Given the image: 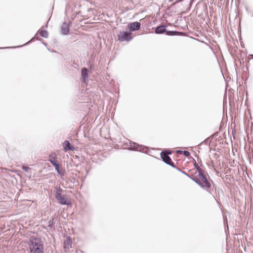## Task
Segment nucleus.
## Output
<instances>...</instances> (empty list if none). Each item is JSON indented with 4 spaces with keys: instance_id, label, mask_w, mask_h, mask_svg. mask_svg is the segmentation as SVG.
<instances>
[{
    "instance_id": "nucleus-41",
    "label": "nucleus",
    "mask_w": 253,
    "mask_h": 253,
    "mask_svg": "<svg viewBox=\"0 0 253 253\" xmlns=\"http://www.w3.org/2000/svg\"><path fill=\"white\" fill-rule=\"evenodd\" d=\"M212 151V149H210V152H211Z\"/></svg>"
},
{
    "instance_id": "nucleus-24",
    "label": "nucleus",
    "mask_w": 253,
    "mask_h": 253,
    "mask_svg": "<svg viewBox=\"0 0 253 253\" xmlns=\"http://www.w3.org/2000/svg\"><path fill=\"white\" fill-rule=\"evenodd\" d=\"M196 157H197V161H198V164L200 165V166H200V168H201L202 167H203V164H202V160H201V159H200V158L198 156L196 155Z\"/></svg>"
},
{
    "instance_id": "nucleus-36",
    "label": "nucleus",
    "mask_w": 253,
    "mask_h": 253,
    "mask_svg": "<svg viewBox=\"0 0 253 253\" xmlns=\"http://www.w3.org/2000/svg\"><path fill=\"white\" fill-rule=\"evenodd\" d=\"M36 40H37V41H42V40L41 38H39V37L37 38H36Z\"/></svg>"
},
{
    "instance_id": "nucleus-23",
    "label": "nucleus",
    "mask_w": 253,
    "mask_h": 253,
    "mask_svg": "<svg viewBox=\"0 0 253 253\" xmlns=\"http://www.w3.org/2000/svg\"><path fill=\"white\" fill-rule=\"evenodd\" d=\"M211 140V137H209L204 140L202 142H201L199 144L201 145L202 143H204L205 144L208 145L209 144V142Z\"/></svg>"
},
{
    "instance_id": "nucleus-14",
    "label": "nucleus",
    "mask_w": 253,
    "mask_h": 253,
    "mask_svg": "<svg viewBox=\"0 0 253 253\" xmlns=\"http://www.w3.org/2000/svg\"><path fill=\"white\" fill-rule=\"evenodd\" d=\"M54 224L55 222L54 221V218L51 217L50 219L48 221L47 227H43V228L46 230H47L48 228L50 229L54 226Z\"/></svg>"
},
{
    "instance_id": "nucleus-34",
    "label": "nucleus",
    "mask_w": 253,
    "mask_h": 253,
    "mask_svg": "<svg viewBox=\"0 0 253 253\" xmlns=\"http://www.w3.org/2000/svg\"><path fill=\"white\" fill-rule=\"evenodd\" d=\"M42 43L44 45H45V46H46V47H47V45H48V44H47L46 42H42Z\"/></svg>"
},
{
    "instance_id": "nucleus-35",
    "label": "nucleus",
    "mask_w": 253,
    "mask_h": 253,
    "mask_svg": "<svg viewBox=\"0 0 253 253\" xmlns=\"http://www.w3.org/2000/svg\"><path fill=\"white\" fill-rule=\"evenodd\" d=\"M73 64H74L73 66H74V67H75V65H76V66H77L79 65V64H78V63H76L75 61H74V62H73Z\"/></svg>"
},
{
    "instance_id": "nucleus-21",
    "label": "nucleus",
    "mask_w": 253,
    "mask_h": 253,
    "mask_svg": "<svg viewBox=\"0 0 253 253\" xmlns=\"http://www.w3.org/2000/svg\"><path fill=\"white\" fill-rule=\"evenodd\" d=\"M21 169L26 172H28L30 170V168L28 166L23 165L21 167Z\"/></svg>"
},
{
    "instance_id": "nucleus-39",
    "label": "nucleus",
    "mask_w": 253,
    "mask_h": 253,
    "mask_svg": "<svg viewBox=\"0 0 253 253\" xmlns=\"http://www.w3.org/2000/svg\"><path fill=\"white\" fill-rule=\"evenodd\" d=\"M250 56H251V59H253V54H251Z\"/></svg>"
},
{
    "instance_id": "nucleus-27",
    "label": "nucleus",
    "mask_w": 253,
    "mask_h": 253,
    "mask_svg": "<svg viewBox=\"0 0 253 253\" xmlns=\"http://www.w3.org/2000/svg\"><path fill=\"white\" fill-rule=\"evenodd\" d=\"M55 168V170L57 172H58L61 169L59 168V165L54 167Z\"/></svg>"
},
{
    "instance_id": "nucleus-11",
    "label": "nucleus",
    "mask_w": 253,
    "mask_h": 253,
    "mask_svg": "<svg viewBox=\"0 0 253 253\" xmlns=\"http://www.w3.org/2000/svg\"><path fill=\"white\" fill-rule=\"evenodd\" d=\"M63 147L65 151H73L75 150V147L70 143L68 140H65L63 143Z\"/></svg>"
},
{
    "instance_id": "nucleus-19",
    "label": "nucleus",
    "mask_w": 253,
    "mask_h": 253,
    "mask_svg": "<svg viewBox=\"0 0 253 253\" xmlns=\"http://www.w3.org/2000/svg\"><path fill=\"white\" fill-rule=\"evenodd\" d=\"M41 36L44 38H47L48 37V33L46 30H43L41 33Z\"/></svg>"
},
{
    "instance_id": "nucleus-20",
    "label": "nucleus",
    "mask_w": 253,
    "mask_h": 253,
    "mask_svg": "<svg viewBox=\"0 0 253 253\" xmlns=\"http://www.w3.org/2000/svg\"><path fill=\"white\" fill-rule=\"evenodd\" d=\"M60 176H64L65 174V170L64 169H61L58 172H57Z\"/></svg>"
},
{
    "instance_id": "nucleus-3",
    "label": "nucleus",
    "mask_w": 253,
    "mask_h": 253,
    "mask_svg": "<svg viewBox=\"0 0 253 253\" xmlns=\"http://www.w3.org/2000/svg\"><path fill=\"white\" fill-rule=\"evenodd\" d=\"M167 25L161 24L157 26L155 29V33L158 35H161L165 33L169 36H182L183 33L178 31H169L167 30Z\"/></svg>"
},
{
    "instance_id": "nucleus-33",
    "label": "nucleus",
    "mask_w": 253,
    "mask_h": 253,
    "mask_svg": "<svg viewBox=\"0 0 253 253\" xmlns=\"http://www.w3.org/2000/svg\"><path fill=\"white\" fill-rule=\"evenodd\" d=\"M47 49H48L49 51H51V52H54V53L56 52V51H54V50H53V49L51 50H50V48H49L48 47H47Z\"/></svg>"
},
{
    "instance_id": "nucleus-30",
    "label": "nucleus",
    "mask_w": 253,
    "mask_h": 253,
    "mask_svg": "<svg viewBox=\"0 0 253 253\" xmlns=\"http://www.w3.org/2000/svg\"><path fill=\"white\" fill-rule=\"evenodd\" d=\"M214 157L215 159H217L219 157V155L218 154L214 153Z\"/></svg>"
},
{
    "instance_id": "nucleus-28",
    "label": "nucleus",
    "mask_w": 253,
    "mask_h": 253,
    "mask_svg": "<svg viewBox=\"0 0 253 253\" xmlns=\"http://www.w3.org/2000/svg\"><path fill=\"white\" fill-rule=\"evenodd\" d=\"M203 5V7L204 8V10L205 9L207 10V5L206 3H202Z\"/></svg>"
},
{
    "instance_id": "nucleus-16",
    "label": "nucleus",
    "mask_w": 253,
    "mask_h": 253,
    "mask_svg": "<svg viewBox=\"0 0 253 253\" xmlns=\"http://www.w3.org/2000/svg\"><path fill=\"white\" fill-rule=\"evenodd\" d=\"M54 189L55 190V198L57 197V196L58 195H62V193L63 192V190L60 187H58L57 186L54 187Z\"/></svg>"
},
{
    "instance_id": "nucleus-18",
    "label": "nucleus",
    "mask_w": 253,
    "mask_h": 253,
    "mask_svg": "<svg viewBox=\"0 0 253 253\" xmlns=\"http://www.w3.org/2000/svg\"><path fill=\"white\" fill-rule=\"evenodd\" d=\"M34 38H36V35H35V36L33 38H32L30 41H29L28 42H27L26 43L22 45H20V46H16V47H0V49H5V48H15V47H21V46H23L24 45L28 44L29 43L31 42L32 41H33V39H34Z\"/></svg>"
},
{
    "instance_id": "nucleus-29",
    "label": "nucleus",
    "mask_w": 253,
    "mask_h": 253,
    "mask_svg": "<svg viewBox=\"0 0 253 253\" xmlns=\"http://www.w3.org/2000/svg\"><path fill=\"white\" fill-rule=\"evenodd\" d=\"M217 135V133H214L213 134H212L211 136V139H213V138H214L215 137H216V136Z\"/></svg>"
},
{
    "instance_id": "nucleus-8",
    "label": "nucleus",
    "mask_w": 253,
    "mask_h": 253,
    "mask_svg": "<svg viewBox=\"0 0 253 253\" xmlns=\"http://www.w3.org/2000/svg\"><path fill=\"white\" fill-rule=\"evenodd\" d=\"M160 157L162 161L166 164L171 166L172 168H175V165L172 161L171 158L166 153H161Z\"/></svg>"
},
{
    "instance_id": "nucleus-40",
    "label": "nucleus",
    "mask_w": 253,
    "mask_h": 253,
    "mask_svg": "<svg viewBox=\"0 0 253 253\" xmlns=\"http://www.w3.org/2000/svg\"><path fill=\"white\" fill-rule=\"evenodd\" d=\"M127 1L132 2V0H127Z\"/></svg>"
},
{
    "instance_id": "nucleus-32",
    "label": "nucleus",
    "mask_w": 253,
    "mask_h": 253,
    "mask_svg": "<svg viewBox=\"0 0 253 253\" xmlns=\"http://www.w3.org/2000/svg\"><path fill=\"white\" fill-rule=\"evenodd\" d=\"M176 152H177V153H178L180 154H182V152H183V151H182V150H177V151H176Z\"/></svg>"
},
{
    "instance_id": "nucleus-38",
    "label": "nucleus",
    "mask_w": 253,
    "mask_h": 253,
    "mask_svg": "<svg viewBox=\"0 0 253 253\" xmlns=\"http://www.w3.org/2000/svg\"><path fill=\"white\" fill-rule=\"evenodd\" d=\"M200 4H200V3H199V5L197 6V11L198 10L199 6H200Z\"/></svg>"
},
{
    "instance_id": "nucleus-4",
    "label": "nucleus",
    "mask_w": 253,
    "mask_h": 253,
    "mask_svg": "<svg viewBox=\"0 0 253 253\" xmlns=\"http://www.w3.org/2000/svg\"><path fill=\"white\" fill-rule=\"evenodd\" d=\"M128 149L130 151H139L146 154H148L149 152V148L148 147L139 144L132 141H129V145L128 146Z\"/></svg>"
},
{
    "instance_id": "nucleus-22",
    "label": "nucleus",
    "mask_w": 253,
    "mask_h": 253,
    "mask_svg": "<svg viewBox=\"0 0 253 253\" xmlns=\"http://www.w3.org/2000/svg\"><path fill=\"white\" fill-rule=\"evenodd\" d=\"M245 9L248 14H250L251 16H253V11L249 9L248 6H245Z\"/></svg>"
},
{
    "instance_id": "nucleus-13",
    "label": "nucleus",
    "mask_w": 253,
    "mask_h": 253,
    "mask_svg": "<svg viewBox=\"0 0 253 253\" xmlns=\"http://www.w3.org/2000/svg\"><path fill=\"white\" fill-rule=\"evenodd\" d=\"M48 161L54 167L59 165L56 156L51 157L50 156Z\"/></svg>"
},
{
    "instance_id": "nucleus-2",
    "label": "nucleus",
    "mask_w": 253,
    "mask_h": 253,
    "mask_svg": "<svg viewBox=\"0 0 253 253\" xmlns=\"http://www.w3.org/2000/svg\"><path fill=\"white\" fill-rule=\"evenodd\" d=\"M29 243L30 253H44L43 244L41 239L33 236L30 238Z\"/></svg>"
},
{
    "instance_id": "nucleus-7",
    "label": "nucleus",
    "mask_w": 253,
    "mask_h": 253,
    "mask_svg": "<svg viewBox=\"0 0 253 253\" xmlns=\"http://www.w3.org/2000/svg\"><path fill=\"white\" fill-rule=\"evenodd\" d=\"M141 25L140 22L138 21L130 22L127 24L126 29L132 33V32L139 30L141 28Z\"/></svg>"
},
{
    "instance_id": "nucleus-37",
    "label": "nucleus",
    "mask_w": 253,
    "mask_h": 253,
    "mask_svg": "<svg viewBox=\"0 0 253 253\" xmlns=\"http://www.w3.org/2000/svg\"><path fill=\"white\" fill-rule=\"evenodd\" d=\"M183 0H177L176 2H177H177H181V1H183Z\"/></svg>"
},
{
    "instance_id": "nucleus-5",
    "label": "nucleus",
    "mask_w": 253,
    "mask_h": 253,
    "mask_svg": "<svg viewBox=\"0 0 253 253\" xmlns=\"http://www.w3.org/2000/svg\"><path fill=\"white\" fill-rule=\"evenodd\" d=\"M133 39L132 33L128 30L121 31L118 35V41L123 42H128Z\"/></svg>"
},
{
    "instance_id": "nucleus-26",
    "label": "nucleus",
    "mask_w": 253,
    "mask_h": 253,
    "mask_svg": "<svg viewBox=\"0 0 253 253\" xmlns=\"http://www.w3.org/2000/svg\"><path fill=\"white\" fill-rule=\"evenodd\" d=\"M161 153H166V154H168V155L169 156V155L171 154V151L169 150H165L164 151H162Z\"/></svg>"
},
{
    "instance_id": "nucleus-17",
    "label": "nucleus",
    "mask_w": 253,
    "mask_h": 253,
    "mask_svg": "<svg viewBox=\"0 0 253 253\" xmlns=\"http://www.w3.org/2000/svg\"><path fill=\"white\" fill-rule=\"evenodd\" d=\"M173 168L176 169L177 170H178V171L180 172L182 174H183L185 175H186L187 177L189 178L190 179H191V178H192V177H193V176L189 175V174L186 173L185 171L182 170V169H181L180 168H179L178 167H176V166H175V168Z\"/></svg>"
},
{
    "instance_id": "nucleus-6",
    "label": "nucleus",
    "mask_w": 253,
    "mask_h": 253,
    "mask_svg": "<svg viewBox=\"0 0 253 253\" xmlns=\"http://www.w3.org/2000/svg\"><path fill=\"white\" fill-rule=\"evenodd\" d=\"M55 199L57 200L58 203L61 205H66L70 206L72 205V203L69 199L66 196V195L57 196Z\"/></svg>"
},
{
    "instance_id": "nucleus-12",
    "label": "nucleus",
    "mask_w": 253,
    "mask_h": 253,
    "mask_svg": "<svg viewBox=\"0 0 253 253\" xmlns=\"http://www.w3.org/2000/svg\"><path fill=\"white\" fill-rule=\"evenodd\" d=\"M72 238L68 236L66 240L64 241L63 248L64 250H69L70 248H72Z\"/></svg>"
},
{
    "instance_id": "nucleus-25",
    "label": "nucleus",
    "mask_w": 253,
    "mask_h": 253,
    "mask_svg": "<svg viewBox=\"0 0 253 253\" xmlns=\"http://www.w3.org/2000/svg\"><path fill=\"white\" fill-rule=\"evenodd\" d=\"M182 154H183L185 157H189L190 155V153L187 150H184L183 151Z\"/></svg>"
},
{
    "instance_id": "nucleus-31",
    "label": "nucleus",
    "mask_w": 253,
    "mask_h": 253,
    "mask_svg": "<svg viewBox=\"0 0 253 253\" xmlns=\"http://www.w3.org/2000/svg\"><path fill=\"white\" fill-rule=\"evenodd\" d=\"M93 67H94V65H93V64H89V68H90L91 70V69H92L93 68Z\"/></svg>"
},
{
    "instance_id": "nucleus-10",
    "label": "nucleus",
    "mask_w": 253,
    "mask_h": 253,
    "mask_svg": "<svg viewBox=\"0 0 253 253\" xmlns=\"http://www.w3.org/2000/svg\"><path fill=\"white\" fill-rule=\"evenodd\" d=\"M81 78L83 82L85 83L87 81L88 78V70L86 67H84L81 69Z\"/></svg>"
},
{
    "instance_id": "nucleus-1",
    "label": "nucleus",
    "mask_w": 253,
    "mask_h": 253,
    "mask_svg": "<svg viewBox=\"0 0 253 253\" xmlns=\"http://www.w3.org/2000/svg\"><path fill=\"white\" fill-rule=\"evenodd\" d=\"M208 173L203 170L198 173L197 176H193L191 179L195 182L202 189L207 191L215 199L213 194V190H211V185L210 180L208 178Z\"/></svg>"
},
{
    "instance_id": "nucleus-9",
    "label": "nucleus",
    "mask_w": 253,
    "mask_h": 253,
    "mask_svg": "<svg viewBox=\"0 0 253 253\" xmlns=\"http://www.w3.org/2000/svg\"><path fill=\"white\" fill-rule=\"evenodd\" d=\"M72 25V22H69V23H67L66 22H64L61 26V31L63 35H68L70 33L69 27Z\"/></svg>"
},
{
    "instance_id": "nucleus-15",
    "label": "nucleus",
    "mask_w": 253,
    "mask_h": 253,
    "mask_svg": "<svg viewBox=\"0 0 253 253\" xmlns=\"http://www.w3.org/2000/svg\"><path fill=\"white\" fill-rule=\"evenodd\" d=\"M193 161H194V163H193L194 167L196 169V172L194 173V175H196L197 173H198V172L202 171L204 170L200 168V167L199 166L198 164L197 163L195 160L193 159Z\"/></svg>"
}]
</instances>
